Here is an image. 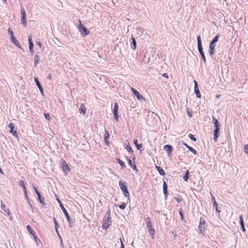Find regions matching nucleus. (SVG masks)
I'll return each mask as SVG.
<instances>
[{
	"label": "nucleus",
	"mask_w": 248,
	"mask_h": 248,
	"mask_svg": "<svg viewBox=\"0 0 248 248\" xmlns=\"http://www.w3.org/2000/svg\"><path fill=\"white\" fill-rule=\"evenodd\" d=\"M126 158L128 162V164L129 166H132L133 164V162L132 161V160L128 158V157H126Z\"/></svg>",
	"instance_id": "a19ab883"
},
{
	"label": "nucleus",
	"mask_w": 248,
	"mask_h": 248,
	"mask_svg": "<svg viewBox=\"0 0 248 248\" xmlns=\"http://www.w3.org/2000/svg\"><path fill=\"white\" fill-rule=\"evenodd\" d=\"M131 91L139 100L144 99V97L134 88L131 87Z\"/></svg>",
	"instance_id": "9b49d317"
},
{
	"label": "nucleus",
	"mask_w": 248,
	"mask_h": 248,
	"mask_svg": "<svg viewBox=\"0 0 248 248\" xmlns=\"http://www.w3.org/2000/svg\"><path fill=\"white\" fill-rule=\"evenodd\" d=\"M78 22L80 23V26L78 28L79 31L83 37H85L90 33V31L86 27L82 26L80 20H78Z\"/></svg>",
	"instance_id": "0eeeda50"
},
{
	"label": "nucleus",
	"mask_w": 248,
	"mask_h": 248,
	"mask_svg": "<svg viewBox=\"0 0 248 248\" xmlns=\"http://www.w3.org/2000/svg\"><path fill=\"white\" fill-rule=\"evenodd\" d=\"M188 137L193 141H196L197 139L194 137V136L192 134H188Z\"/></svg>",
	"instance_id": "f704fd0d"
},
{
	"label": "nucleus",
	"mask_w": 248,
	"mask_h": 248,
	"mask_svg": "<svg viewBox=\"0 0 248 248\" xmlns=\"http://www.w3.org/2000/svg\"><path fill=\"white\" fill-rule=\"evenodd\" d=\"M194 84H195V87H194V89H197V88L198 87V83L197 82H196V81L194 80Z\"/></svg>",
	"instance_id": "de8ad7c7"
},
{
	"label": "nucleus",
	"mask_w": 248,
	"mask_h": 248,
	"mask_svg": "<svg viewBox=\"0 0 248 248\" xmlns=\"http://www.w3.org/2000/svg\"><path fill=\"white\" fill-rule=\"evenodd\" d=\"M79 111L80 113H82L83 115H85L86 111V108L85 106L81 104L79 108Z\"/></svg>",
	"instance_id": "5701e85b"
},
{
	"label": "nucleus",
	"mask_w": 248,
	"mask_h": 248,
	"mask_svg": "<svg viewBox=\"0 0 248 248\" xmlns=\"http://www.w3.org/2000/svg\"><path fill=\"white\" fill-rule=\"evenodd\" d=\"M194 90H195V92L196 94L197 97L200 98L201 97V94L200 92L199 88L198 87V88H197V89H194Z\"/></svg>",
	"instance_id": "2f4dec72"
},
{
	"label": "nucleus",
	"mask_w": 248,
	"mask_h": 248,
	"mask_svg": "<svg viewBox=\"0 0 248 248\" xmlns=\"http://www.w3.org/2000/svg\"><path fill=\"white\" fill-rule=\"evenodd\" d=\"M162 76L166 78H169V76L167 74L164 73V74L162 75Z\"/></svg>",
	"instance_id": "8fccbe9b"
},
{
	"label": "nucleus",
	"mask_w": 248,
	"mask_h": 248,
	"mask_svg": "<svg viewBox=\"0 0 248 248\" xmlns=\"http://www.w3.org/2000/svg\"><path fill=\"white\" fill-rule=\"evenodd\" d=\"M8 127L10 128V132L13 134V135L16 137H18V134L16 131H14L15 128V125L13 123H10L8 125Z\"/></svg>",
	"instance_id": "f8f14e48"
},
{
	"label": "nucleus",
	"mask_w": 248,
	"mask_h": 248,
	"mask_svg": "<svg viewBox=\"0 0 248 248\" xmlns=\"http://www.w3.org/2000/svg\"><path fill=\"white\" fill-rule=\"evenodd\" d=\"M132 44H133V47L132 48L134 49H135L136 48V40H135V38L133 37V36L132 35Z\"/></svg>",
	"instance_id": "7c9ffc66"
},
{
	"label": "nucleus",
	"mask_w": 248,
	"mask_h": 248,
	"mask_svg": "<svg viewBox=\"0 0 248 248\" xmlns=\"http://www.w3.org/2000/svg\"><path fill=\"white\" fill-rule=\"evenodd\" d=\"M31 39H32L31 36V35H30L29 36V49H30V52L31 53H33V44L31 41Z\"/></svg>",
	"instance_id": "4468645a"
},
{
	"label": "nucleus",
	"mask_w": 248,
	"mask_h": 248,
	"mask_svg": "<svg viewBox=\"0 0 248 248\" xmlns=\"http://www.w3.org/2000/svg\"><path fill=\"white\" fill-rule=\"evenodd\" d=\"M219 95H217V98H218V97H219Z\"/></svg>",
	"instance_id": "052dcab7"
},
{
	"label": "nucleus",
	"mask_w": 248,
	"mask_h": 248,
	"mask_svg": "<svg viewBox=\"0 0 248 248\" xmlns=\"http://www.w3.org/2000/svg\"><path fill=\"white\" fill-rule=\"evenodd\" d=\"M175 199L178 203L181 202L182 201V199L180 196L175 198Z\"/></svg>",
	"instance_id": "79ce46f5"
},
{
	"label": "nucleus",
	"mask_w": 248,
	"mask_h": 248,
	"mask_svg": "<svg viewBox=\"0 0 248 248\" xmlns=\"http://www.w3.org/2000/svg\"><path fill=\"white\" fill-rule=\"evenodd\" d=\"M146 225L147 229L148 231L149 234L151 235L153 238H154V235L155 234V230L153 228L152 222L151 218L150 217H148L145 219Z\"/></svg>",
	"instance_id": "f03ea898"
},
{
	"label": "nucleus",
	"mask_w": 248,
	"mask_h": 248,
	"mask_svg": "<svg viewBox=\"0 0 248 248\" xmlns=\"http://www.w3.org/2000/svg\"><path fill=\"white\" fill-rule=\"evenodd\" d=\"M54 222H55V224H57V223L56 222V219H55V218H54Z\"/></svg>",
	"instance_id": "13d9d810"
},
{
	"label": "nucleus",
	"mask_w": 248,
	"mask_h": 248,
	"mask_svg": "<svg viewBox=\"0 0 248 248\" xmlns=\"http://www.w3.org/2000/svg\"><path fill=\"white\" fill-rule=\"evenodd\" d=\"M219 37V34H217L215 37L213 38L212 41L211 42L216 43L218 41V38Z\"/></svg>",
	"instance_id": "473e14b6"
},
{
	"label": "nucleus",
	"mask_w": 248,
	"mask_h": 248,
	"mask_svg": "<svg viewBox=\"0 0 248 248\" xmlns=\"http://www.w3.org/2000/svg\"><path fill=\"white\" fill-rule=\"evenodd\" d=\"M163 192H164V194L165 195L166 197H167L168 196V193L167 192V185L166 182H164V183H163Z\"/></svg>",
	"instance_id": "b1692460"
},
{
	"label": "nucleus",
	"mask_w": 248,
	"mask_h": 248,
	"mask_svg": "<svg viewBox=\"0 0 248 248\" xmlns=\"http://www.w3.org/2000/svg\"><path fill=\"white\" fill-rule=\"evenodd\" d=\"M38 200L39 201V202H41V203L42 204H44V199H42V197H41V195H40V196L39 197H38Z\"/></svg>",
	"instance_id": "4c0bfd02"
},
{
	"label": "nucleus",
	"mask_w": 248,
	"mask_h": 248,
	"mask_svg": "<svg viewBox=\"0 0 248 248\" xmlns=\"http://www.w3.org/2000/svg\"><path fill=\"white\" fill-rule=\"evenodd\" d=\"M155 168L161 175L164 176L165 175V171L162 168L159 166H156Z\"/></svg>",
	"instance_id": "4be33fe9"
},
{
	"label": "nucleus",
	"mask_w": 248,
	"mask_h": 248,
	"mask_svg": "<svg viewBox=\"0 0 248 248\" xmlns=\"http://www.w3.org/2000/svg\"><path fill=\"white\" fill-rule=\"evenodd\" d=\"M164 149L169 155H170L172 151V147L170 145H165L164 146Z\"/></svg>",
	"instance_id": "dca6fc26"
},
{
	"label": "nucleus",
	"mask_w": 248,
	"mask_h": 248,
	"mask_svg": "<svg viewBox=\"0 0 248 248\" xmlns=\"http://www.w3.org/2000/svg\"><path fill=\"white\" fill-rule=\"evenodd\" d=\"M1 206H2V207H5V205H1Z\"/></svg>",
	"instance_id": "bf43d9fd"
},
{
	"label": "nucleus",
	"mask_w": 248,
	"mask_h": 248,
	"mask_svg": "<svg viewBox=\"0 0 248 248\" xmlns=\"http://www.w3.org/2000/svg\"><path fill=\"white\" fill-rule=\"evenodd\" d=\"M61 207L62 210L63 212L64 213L65 217H66L67 220L70 222V217H69V214H68L66 210L63 207L62 204L61 205Z\"/></svg>",
	"instance_id": "6ab92c4d"
},
{
	"label": "nucleus",
	"mask_w": 248,
	"mask_h": 248,
	"mask_svg": "<svg viewBox=\"0 0 248 248\" xmlns=\"http://www.w3.org/2000/svg\"><path fill=\"white\" fill-rule=\"evenodd\" d=\"M135 159V157H134L133 160L134 161ZM131 167L134 170L136 171V172L138 171V170L137 169L135 161H133V164L132 166H131Z\"/></svg>",
	"instance_id": "c756f323"
},
{
	"label": "nucleus",
	"mask_w": 248,
	"mask_h": 248,
	"mask_svg": "<svg viewBox=\"0 0 248 248\" xmlns=\"http://www.w3.org/2000/svg\"><path fill=\"white\" fill-rule=\"evenodd\" d=\"M27 229L29 232V233L32 235V236H34V234H35V232L32 229L30 225H28L27 226Z\"/></svg>",
	"instance_id": "a878e982"
},
{
	"label": "nucleus",
	"mask_w": 248,
	"mask_h": 248,
	"mask_svg": "<svg viewBox=\"0 0 248 248\" xmlns=\"http://www.w3.org/2000/svg\"><path fill=\"white\" fill-rule=\"evenodd\" d=\"M120 241H121V248H124V245L121 239H120Z\"/></svg>",
	"instance_id": "09e8293b"
},
{
	"label": "nucleus",
	"mask_w": 248,
	"mask_h": 248,
	"mask_svg": "<svg viewBox=\"0 0 248 248\" xmlns=\"http://www.w3.org/2000/svg\"><path fill=\"white\" fill-rule=\"evenodd\" d=\"M117 162L120 164V165L121 166V167L122 169L125 168L126 166H125L124 163L122 160H121L120 159L117 158Z\"/></svg>",
	"instance_id": "393cba45"
},
{
	"label": "nucleus",
	"mask_w": 248,
	"mask_h": 248,
	"mask_svg": "<svg viewBox=\"0 0 248 248\" xmlns=\"http://www.w3.org/2000/svg\"><path fill=\"white\" fill-rule=\"evenodd\" d=\"M48 78H49V79H51V75L49 74L48 76Z\"/></svg>",
	"instance_id": "5fc2aeb1"
},
{
	"label": "nucleus",
	"mask_w": 248,
	"mask_h": 248,
	"mask_svg": "<svg viewBox=\"0 0 248 248\" xmlns=\"http://www.w3.org/2000/svg\"><path fill=\"white\" fill-rule=\"evenodd\" d=\"M61 165L62 166V168L63 170V171L67 173L68 171L70 170L69 168L68 167V164L66 162V161L64 160H62L61 162Z\"/></svg>",
	"instance_id": "9d476101"
},
{
	"label": "nucleus",
	"mask_w": 248,
	"mask_h": 248,
	"mask_svg": "<svg viewBox=\"0 0 248 248\" xmlns=\"http://www.w3.org/2000/svg\"><path fill=\"white\" fill-rule=\"evenodd\" d=\"M206 222L203 218H200L199 229L200 233L203 235L206 230Z\"/></svg>",
	"instance_id": "423d86ee"
},
{
	"label": "nucleus",
	"mask_w": 248,
	"mask_h": 248,
	"mask_svg": "<svg viewBox=\"0 0 248 248\" xmlns=\"http://www.w3.org/2000/svg\"><path fill=\"white\" fill-rule=\"evenodd\" d=\"M21 23L25 27H26L27 26V20L26 17V13L24 8H22L21 9Z\"/></svg>",
	"instance_id": "1a4fd4ad"
},
{
	"label": "nucleus",
	"mask_w": 248,
	"mask_h": 248,
	"mask_svg": "<svg viewBox=\"0 0 248 248\" xmlns=\"http://www.w3.org/2000/svg\"><path fill=\"white\" fill-rule=\"evenodd\" d=\"M118 109L119 106L118 103H115L112 112L114 115V118L117 122H118L119 121Z\"/></svg>",
	"instance_id": "6e6552de"
},
{
	"label": "nucleus",
	"mask_w": 248,
	"mask_h": 248,
	"mask_svg": "<svg viewBox=\"0 0 248 248\" xmlns=\"http://www.w3.org/2000/svg\"><path fill=\"white\" fill-rule=\"evenodd\" d=\"M36 44L38 45L40 47L41 46V44L40 42H37Z\"/></svg>",
	"instance_id": "603ef678"
},
{
	"label": "nucleus",
	"mask_w": 248,
	"mask_h": 248,
	"mask_svg": "<svg viewBox=\"0 0 248 248\" xmlns=\"http://www.w3.org/2000/svg\"><path fill=\"white\" fill-rule=\"evenodd\" d=\"M58 202L60 203V205H61V204H62V203H61V201H60L59 199H58Z\"/></svg>",
	"instance_id": "6e6d98bb"
},
{
	"label": "nucleus",
	"mask_w": 248,
	"mask_h": 248,
	"mask_svg": "<svg viewBox=\"0 0 248 248\" xmlns=\"http://www.w3.org/2000/svg\"><path fill=\"white\" fill-rule=\"evenodd\" d=\"M216 47V45L215 43L211 42L209 45V54L211 55H213L215 53V48Z\"/></svg>",
	"instance_id": "ddd939ff"
},
{
	"label": "nucleus",
	"mask_w": 248,
	"mask_h": 248,
	"mask_svg": "<svg viewBox=\"0 0 248 248\" xmlns=\"http://www.w3.org/2000/svg\"><path fill=\"white\" fill-rule=\"evenodd\" d=\"M197 41H198V48L199 51L203 59V61L204 62H206V59L205 57L204 54V52L202 50V41H201V36H199L197 37Z\"/></svg>",
	"instance_id": "39448f33"
},
{
	"label": "nucleus",
	"mask_w": 248,
	"mask_h": 248,
	"mask_svg": "<svg viewBox=\"0 0 248 248\" xmlns=\"http://www.w3.org/2000/svg\"><path fill=\"white\" fill-rule=\"evenodd\" d=\"M33 188L34 189V191H35V193L37 195V196L38 197H39L40 196V193L38 191V190L37 189V188L36 187H35L34 186H33Z\"/></svg>",
	"instance_id": "c03bdc74"
},
{
	"label": "nucleus",
	"mask_w": 248,
	"mask_h": 248,
	"mask_svg": "<svg viewBox=\"0 0 248 248\" xmlns=\"http://www.w3.org/2000/svg\"><path fill=\"white\" fill-rule=\"evenodd\" d=\"M189 116L191 117L192 116V114L189 115Z\"/></svg>",
	"instance_id": "680f3d73"
},
{
	"label": "nucleus",
	"mask_w": 248,
	"mask_h": 248,
	"mask_svg": "<svg viewBox=\"0 0 248 248\" xmlns=\"http://www.w3.org/2000/svg\"><path fill=\"white\" fill-rule=\"evenodd\" d=\"M179 214H180V215L181 216V219L183 220V219H184V215H183V210H182V208H180L179 209Z\"/></svg>",
	"instance_id": "c9c22d12"
},
{
	"label": "nucleus",
	"mask_w": 248,
	"mask_h": 248,
	"mask_svg": "<svg viewBox=\"0 0 248 248\" xmlns=\"http://www.w3.org/2000/svg\"><path fill=\"white\" fill-rule=\"evenodd\" d=\"M212 200L214 201V202H215V197L214 196L212 197Z\"/></svg>",
	"instance_id": "4d7b16f0"
},
{
	"label": "nucleus",
	"mask_w": 248,
	"mask_h": 248,
	"mask_svg": "<svg viewBox=\"0 0 248 248\" xmlns=\"http://www.w3.org/2000/svg\"><path fill=\"white\" fill-rule=\"evenodd\" d=\"M188 150L190 151L194 155H196L197 153V151L191 147H190L189 148L188 147Z\"/></svg>",
	"instance_id": "e433bc0d"
},
{
	"label": "nucleus",
	"mask_w": 248,
	"mask_h": 248,
	"mask_svg": "<svg viewBox=\"0 0 248 248\" xmlns=\"http://www.w3.org/2000/svg\"><path fill=\"white\" fill-rule=\"evenodd\" d=\"M33 236V237H34V240H35V241H36V240H37V236L35 235V234H34V236Z\"/></svg>",
	"instance_id": "864d4df0"
},
{
	"label": "nucleus",
	"mask_w": 248,
	"mask_h": 248,
	"mask_svg": "<svg viewBox=\"0 0 248 248\" xmlns=\"http://www.w3.org/2000/svg\"><path fill=\"white\" fill-rule=\"evenodd\" d=\"M127 151L129 152V153H132L133 152V150L132 149V148H131L130 146H127V148H126Z\"/></svg>",
	"instance_id": "49530a36"
},
{
	"label": "nucleus",
	"mask_w": 248,
	"mask_h": 248,
	"mask_svg": "<svg viewBox=\"0 0 248 248\" xmlns=\"http://www.w3.org/2000/svg\"><path fill=\"white\" fill-rule=\"evenodd\" d=\"M11 41L16 46L19 48H21L20 44L15 37L11 38Z\"/></svg>",
	"instance_id": "aec40b11"
},
{
	"label": "nucleus",
	"mask_w": 248,
	"mask_h": 248,
	"mask_svg": "<svg viewBox=\"0 0 248 248\" xmlns=\"http://www.w3.org/2000/svg\"><path fill=\"white\" fill-rule=\"evenodd\" d=\"M213 121L214 124L215 129L214 131V140L215 142L217 140V138L219 136V131L220 130V124L219 122L215 118L213 117Z\"/></svg>",
	"instance_id": "f257e3e1"
},
{
	"label": "nucleus",
	"mask_w": 248,
	"mask_h": 248,
	"mask_svg": "<svg viewBox=\"0 0 248 248\" xmlns=\"http://www.w3.org/2000/svg\"><path fill=\"white\" fill-rule=\"evenodd\" d=\"M45 117L46 119L49 121L50 119V117L49 116V114L48 113H44Z\"/></svg>",
	"instance_id": "ea45409f"
},
{
	"label": "nucleus",
	"mask_w": 248,
	"mask_h": 248,
	"mask_svg": "<svg viewBox=\"0 0 248 248\" xmlns=\"http://www.w3.org/2000/svg\"><path fill=\"white\" fill-rule=\"evenodd\" d=\"M213 205H214V206H215L216 211L217 212H219L220 211L218 210V209H217V203L216 202V201H215V202H214Z\"/></svg>",
	"instance_id": "a18cd8bd"
},
{
	"label": "nucleus",
	"mask_w": 248,
	"mask_h": 248,
	"mask_svg": "<svg viewBox=\"0 0 248 248\" xmlns=\"http://www.w3.org/2000/svg\"><path fill=\"white\" fill-rule=\"evenodd\" d=\"M119 207H120V208H121V209H124L126 207V205H125V204L123 203L121 205H120L119 206Z\"/></svg>",
	"instance_id": "37998d69"
},
{
	"label": "nucleus",
	"mask_w": 248,
	"mask_h": 248,
	"mask_svg": "<svg viewBox=\"0 0 248 248\" xmlns=\"http://www.w3.org/2000/svg\"><path fill=\"white\" fill-rule=\"evenodd\" d=\"M119 185L121 189L122 190V191L123 192L124 196L125 197L129 199L130 198V194L126 188L125 182H123L122 181H120L119 183Z\"/></svg>",
	"instance_id": "20e7f679"
},
{
	"label": "nucleus",
	"mask_w": 248,
	"mask_h": 248,
	"mask_svg": "<svg viewBox=\"0 0 248 248\" xmlns=\"http://www.w3.org/2000/svg\"><path fill=\"white\" fill-rule=\"evenodd\" d=\"M107 218H105L104 219L103 222V224H102V227L105 230H107L108 229V228L111 224L110 213L109 210L108 212H107Z\"/></svg>",
	"instance_id": "7ed1b4c3"
},
{
	"label": "nucleus",
	"mask_w": 248,
	"mask_h": 248,
	"mask_svg": "<svg viewBox=\"0 0 248 248\" xmlns=\"http://www.w3.org/2000/svg\"><path fill=\"white\" fill-rule=\"evenodd\" d=\"M18 183H19V185L23 188L25 196L26 197H28L27 191L26 187L25 186L24 182L23 181H19Z\"/></svg>",
	"instance_id": "2eb2a0df"
},
{
	"label": "nucleus",
	"mask_w": 248,
	"mask_h": 248,
	"mask_svg": "<svg viewBox=\"0 0 248 248\" xmlns=\"http://www.w3.org/2000/svg\"><path fill=\"white\" fill-rule=\"evenodd\" d=\"M8 32H9L10 33V35L11 36V38H12L13 37H14V33H13V31L10 30V28H9L8 29Z\"/></svg>",
	"instance_id": "58836bf2"
},
{
	"label": "nucleus",
	"mask_w": 248,
	"mask_h": 248,
	"mask_svg": "<svg viewBox=\"0 0 248 248\" xmlns=\"http://www.w3.org/2000/svg\"><path fill=\"white\" fill-rule=\"evenodd\" d=\"M239 220H240V225L242 227V230L244 232H245L246 230H245V226H245L244 222L242 215H241L239 217Z\"/></svg>",
	"instance_id": "412c9836"
},
{
	"label": "nucleus",
	"mask_w": 248,
	"mask_h": 248,
	"mask_svg": "<svg viewBox=\"0 0 248 248\" xmlns=\"http://www.w3.org/2000/svg\"><path fill=\"white\" fill-rule=\"evenodd\" d=\"M34 80H35V82H36V84L37 85V87H38L40 92L42 94H43V93H44L43 89V88H42L41 85L40 84L39 80L36 78H35Z\"/></svg>",
	"instance_id": "a211bd4d"
},
{
	"label": "nucleus",
	"mask_w": 248,
	"mask_h": 248,
	"mask_svg": "<svg viewBox=\"0 0 248 248\" xmlns=\"http://www.w3.org/2000/svg\"><path fill=\"white\" fill-rule=\"evenodd\" d=\"M105 141L107 145H108L109 144V143L108 141V138L109 137V134L108 130H105Z\"/></svg>",
	"instance_id": "f3484780"
},
{
	"label": "nucleus",
	"mask_w": 248,
	"mask_h": 248,
	"mask_svg": "<svg viewBox=\"0 0 248 248\" xmlns=\"http://www.w3.org/2000/svg\"><path fill=\"white\" fill-rule=\"evenodd\" d=\"M4 1H6L7 0H3Z\"/></svg>",
	"instance_id": "e2e57ef3"
},
{
	"label": "nucleus",
	"mask_w": 248,
	"mask_h": 248,
	"mask_svg": "<svg viewBox=\"0 0 248 248\" xmlns=\"http://www.w3.org/2000/svg\"><path fill=\"white\" fill-rule=\"evenodd\" d=\"M135 159V157H134L133 160L134 161ZM131 167L134 170L136 171V172L138 171V170L137 169L135 161H133V164L132 166H131Z\"/></svg>",
	"instance_id": "c85d7f7f"
},
{
	"label": "nucleus",
	"mask_w": 248,
	"mask_h": 248,
	"mask_svg": "<svg viewBox=\"0 0 248 248\" xmlns=\"http://www.w3.org/2000/svg\"><path fill=\"white\" fill-rule=\"evenodd\" d=\"M34 66H36V65L39 63V62L40 61V58L38 55L36 54L34 56Z\"/></svg>",
	"instance_id": "cd10ccee"
},
{
	"label": "nucleus",
	"mask_w": 248,
	"mask_h": 248,
	"mask_svg": "<svg viewBox=\"0 0 248 248\" xmlns=\"http://www.w3.org/2000/svg\"><path fill=\"white\" fill-rule=\"evenodd\" d=\"M134 143L135 145V146L137 147V149L138 150H140V148L142 147V144H138V140L137 139H135L134 140Z\"/></svg>",
	"instance_id": "bb28decb"
},
{
	"label": "nucleus",
	"mask_w": 248,
	"mask_h": 248,
	"mask_svg": "<svg viewBox=\"0 0 248 248\" xmlns=\"http://www.w3.org/2000/svg\"><path fill=\"white\" fill-rule=\"evenodd\" d=\"M189 176V171L188 170H187L186 172V173L185 175H184L183 178L185 181H187L188 178Z\"/></svg>",
	"instance_id": "72a5a7b5"
},
{
	"label": "nucleus",
	"mask_w": 248,
	"mask_h": 248,
	"mask_svg": "<svg viewBox=\"0 0 248 248\" xmlns=\"http://www.w3.org/2000/svg\"><path fill=\"white\" fill-rule=\"evenodd\" d=\"M183 145H185L186 147V148H187L188 149V147L189 148L190 147L185 142H183Z\"/></svg>",
	"instance_id": "3c124183"
}]
</instances>
